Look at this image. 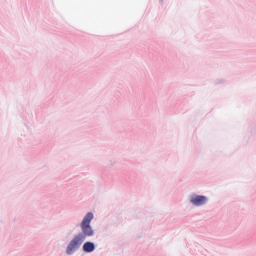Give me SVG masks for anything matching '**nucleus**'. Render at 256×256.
<instances>
[{
    "mask_svg": "<svg viewBox=\"0 0 256 256\" xmlns=\"http://www.w3.org/2000/svg\"><path fill=\"white\" fill-rule=\"evenodd\" d=\"M189 203L193 207H205L209 203V197L193 193L189 196Z\"/></svg>",
    "mask_w": 256,
    "mask_h": 256,
    "instance_id": "obj_2",
    "label": "nucleus"
},
{
    "mask_svg": "<svg viewBox=\"0 0 256 256\" xmlns=\"http://www.w3.org/2000/svg\"><path fill=\"white\" fill-rule=\"evenodd\" d=\"M160 3H163V0H160Z\"/></svg>",
    "mask_w": 256,
    "mask_h": 256,
    "instance_id": "obj_6",
    "label": "nucleus"
},
{
    "mask_svg": "<svg viewBox=\"0 0 256 256\" xmlns=\"http://www.w3.org/2000/svg\"><path fill=\"white\" fill-rule=\"evenodd\" d=\"M93 219H95V214H93V212L86 213L80 223L81 232L74 235L69 241L65 250L66 255H75L87 239L95 237V230L93 229V226H91V221H93Z\"/></svg>",
    "mask_w": 256,
    "mask_h": 256,
    "instance_id": "obj_1",
    "label": "nucleus"
},
{
    "mask_svg": "<svg viewBox=\"0 0 256 256\" xmlns=\"http://www.w3.org/2000/svg\"><path fill=\"white\" fill-rule=\"evenodd\" d=\"M219 83H225V80H220V82Z\"/></svg>",
    "mask_w": 256,
    "mask_h": 256,
    "instance_id": "obj_5",
    "label": "nucleus"
},
{
    "mask_svg": "<svg viewBox=\"0 0 256 256\" xmlns=\"http://www.w3.org/2000/svg\"><path fill=\"white\" fill-rule=\"evenodd\" d=\"M115 163H116L115 161H111V165H112V166L115 165Z\"/></svg>",
    "mask_w": 256,
    "mask_h": 256,
    "instance_id": "obj_4",
    "label": "nucleus"
},
{
    "mask_svg": "<svg viewBox=\"0 0 256 256\" xmlns=\"http://www.w3.org/2000/svg\"><path fill=\"white\" fill-rule=\"evenodd\" d=\"M97 249V245L93 241H86L82 243L83 253H93Z\"/></svg>",
    "mask_w": 256,
    "mask_h": 256,
    "instance_id": "obj_3",
    "label": "nucleus"
}]
</instances>
